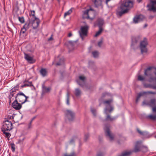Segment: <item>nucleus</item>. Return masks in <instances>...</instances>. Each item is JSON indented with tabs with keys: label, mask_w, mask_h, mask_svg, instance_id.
<instances>
[{
	"label": "nucleus",
	"mask_w": 156,
	"mask_h": 156,
	"mask_svg": "<svg viewBox=\"0 0 156 156\" xmlns=\"http://www.w3.org/2000/svg\"><path fill=\"white\" fill-rule=\"evenodd\" d=\"M155 138H156V135L155 136Z\"/></svg>",
	"instance_id": "nucleus-61"
},
{
	"label": "nucleus",
	"mask_w": 156,
	"mask_h": 156,
	"mask_svg": "<svg viewBox=\"0 0 156 156\" xmlns=\"http://www.w3.org/2000/svg\"><path fill=\"white\" fill-rule=\"evenodd\" d=\"M152 111L153 112H156V106L153 108Z\"/></svg>",
	"instance_id": "nucleus-51"
},
{
	"label": "nucleus",
	"mask_w": 156,
	"mask_h": 156,
	"mask_svg": "<svg viewBox=\"0 0 156 156\" xmlns=\"http://www.w3.org/2000/svg\"><path fill=\"white\" fill-rule=\"evenodd\" d=\"M137 132H138V133L142 135H147L148 134V133L146 132H143L140 131V130H139V129H137Z\"/></svg>",
	"instance_id": "nucleus-37"
},
{
	"label": "nucleus",
	"mask_w": 156,
	"mask_h": 156,
	"mask_svg": "<svg viewBox=\"0 0 156 156\" xmlns=\"http://www.w3.org/2000/svg\"><path fill=\"white\" fill-rule=\"evenodd\" d=\"M19 101L15 99L12 104V106L16 110H19L22 107L21 104L18 103Z\"/></svg>",
	"instance_id": "nucleus-18"
},
{
	"label": "nucleus",
	"mask_w": 156,
	"mask_h": 156,
	"mask_svg": "<svg viewBox=\"0 0 156 156\" xmlns=\"http://www.w3.org/2000/svg\"><path fill=\"white\" fill-rule=\"evenodd\" d=\"M27 30H26L23 28H23L22 29L21 31L20 32V34L23 33L24 34L25 33L26 31Z\"/></svg>",
	"instance_id": "nucleus-44"
},
{
	"label": "nucleus",
	"mask_w": 156,
	"mask_h": 156,
	"mask_svg": "<svg viewBox=\"0 0 156 156\" xmlns=\"http://www.w3.org/2000/svg\"><path fill=\"white\" fill-rule=\"evenodd\" d=\"M8 118L10 119H13V117L12 115H8Z\"/></svg>",
	"instance_id": "nucleus-49"
},
{
	"label": "nucleus",
	"mask_w": 156,
	"mask_h": 156,
	"mask_svg": "<svg viewBox=\"0 0 156 156\" xmlns=\"http://www.w3.org/2000/svg\"><path fill=\"white\" fill-rule=\"evenodd\" d=\"M155 104L156 101L155 99H151L149 102H147V101H144L142 103L143 105H146L152 107L154 106Z\"/></svg>",
	"instance_id": "nucleus-16"
},
{
	"label": "nucleus",
	"mask_w": 156,
	"mask_h": 156,
	"mask_svg": "<svg viewBox=\"0 0 156 156\" xmlns=\"http://www.w3.org/2000/svg\"><path fill=\"white\" fill-rule=\"evenodd\" d=\"M51 90L50 87H43V90L44 92H49Z\"/></svg>",
	"instance_id": "nucleus-33"
},
{
	"label": "nucleus",
	"mask_w": 156,
	"mask_h": 156,
	"mask_svg": "<svg viewBox=\"0 0 156 156\" xmlns=\"http://www.w3.org/2000/svg\"><path fill=\"white\" fill-rule=\"evenodd\" d=\"M88 20H91L93 19L95 16V12L92 9L90 8L88 9Z\"/></svg>",
	"instance_id": "nucleus-19"
},
{
	"label": "nucleus",
	"mask_w": 156,
	"mask_h": 156,
	"mask_svg": "<svg viewBox=\"0 0 156 156\" xmlns=\"http://www.w3.org/2000/svg\"><path fill=\"white\" fill-rule=\"evenodd\" d=\"M81 94V92L78 88H76L75 89L74 94L77 97H80Z\"/></svg>",
	"instance_id": "nucleus-26"
},
{
	"label": "nucleus",
	"mask_w": 156,
	"mask_h": 156,
	"mask_svg": "<svg viewBox=\"0 0 156 156\" xmlns=\"http://www.w3.org/2000/svg\"><path fill=\"white\" fill-rule=\"evenodd\" d=\"M102 30L103 29L102 28H99V30L96 33L94 36L96 37L99 36L101 34Z\"/></svg>",
	"instance_id": "nucleus-32"
},
{
	"label": "nucleus",
	"mask_w": 156,
	"mask_h": 156,
	"mask_svg": "<svg viewBox=\"0 0 156 156\" xmlns=\"http://www.w3.org/2000/svg\"><path fill=\"white\" fill-rule=\"evenodd\" d=\"M103 41L102 39H101L100 41H98V47L100 48H101L103 45Z\"/></svg>",
	"instance_id": "nucleus-34"
},
{
	"label": "nucleus",
	"mask_w": 156,
	"mask_h": 156,
	"mask_svg": "<svg viewBox=\"0 0 156 156\" xmlns=\"http://www.w3.org/2000/svg\"><path fill=\"white\" fill-rule=\"evenodd\" d=\"M19 20L21 23H23L24 22V19L23 17H19Z\"/></svg>",
	"instance_id": "nucleus-38"
},
{
	"label": "nucleus",
	"mask_w": 156,
	"mask_h": 156,
	"mask_svg": "<svg viewBox=\"0 0 156 156\" xmlns=\"http://www.w3.org/2000/svg\"><path fill=\"white\" fill-rule=\"evenodd\" d=\"M72 34L71 33H69L68 35V36L69 37H71V36H72Z\"/></svg>",
	"instance_id": "nucleus-54"
},
{
	"label": "nucleus",
	"mask_w": 156,
	"mask_h": 156,
	"mask_svg": "<svg viewBox=\"0 0 156 156\" xmlns=\"http://www.w3.org/2000/svg\"><path fill=\"white\" fill-rule=\"evenodd\" d=\"M133 1H121L117 10V15L121 16L127 12L133 6Z\"/></svg>",
	"instance_id": "nucleus-1"
},
{
	"label": "nucleus",
	"mask_w": 156,
	"mask_h": 156,
	"mask_svg": "<svg viewBox=\"0 0 156 156\" xmlns=\"http://www.w3.org/2000/svg\"><path fill=\"white\" fill-rule=\"evenodd\" d=\"M147 26V24H145V27H146Z\"/></svg>",
	"instance_id": "nucleus-58"
},
{
	"label": "nucleus",
	"mask_w": 156,
	"mask_h": 156,
	"mask_svg": "<svg viewBox=\"0 0 156 156\" xmlns=\"http://www.w3.org/2000/svg\"><path fill=\"white\" fill-rule=\"evenodd\" d=\"M151 136V135H149V136H148V137H150Z\"/></svg>",
	"instance_id": "nucleus-60"
},
{
	"label": "nucleus",
	"mask_w": 156,
	"mask_h": 156,
	"mask_svg": "<svg viewBox=\"0 0 156 156\" xmlns=\"http://www.w3.org/2000/svg\"><path fill=\"white\" fill-rule=\"evenodd\" d=\"M147 7L148 10L154 12H156V1H150Z\"/></svg>",
	"instance_id": "nucleus-7"
},
{
	"label": "nucleus",
	"mask_w": 156,
	"mask_h": 156,
	"mask_svg": "<svg viewBox=\"0 0 156 156\" xmlns=\"http://www.w3.org/2000/svg\"><path fill=\"white\" fill-rule=\"evenodd\" d=\"M147 44V43L146 39H144V40L141 41L140 44V48L141 52L143 53L147 51L146 46Z\"/></svg>",
	"instance_id": "nucleus-8"
},
{
	"label": "nucleus",
	"mask_w": 156,
	"mask_h": 156,
	"mask_svg": "<svg viewBox=\"0 0 156 156\" xmlns=\"http://www.w3.org/2000/svg\"><path fill=\"white\" fill-rule=\"evenodd\" d=\"M155 93L154 92L151 91H147V92H142L139 93L137 96L136 99V102L137 103L138 102L140 97L143 96L144 95L147 94H155Z\"/></svg>",
	"instance_id": "nucleus-20"
},
{
	"label": "nucleus",
	"mask_w": 156,
	"mask_h": 156,
	"mask_svg": "<svg viewBox=\"0 0 156 156\" xmlns=\"http://www.w3.org/2000/svg\"><path fill=\"white\" fill-rule=\"evenodd\" d=\"M13 125L11 121L5 120L3 123L2 129L4 130L10 131L12 129Z\"/></svg>",
	"instance_id": "nucleus-6"
},
{
	"label": "nucleus",
	"mask_w": 156,
	"mask_h": 156,
	"mask_svg": "<svg viewBox=\"0 0 156 156\" xmlns=\"http://www.w3.org/2000/svg\"><path fill=\"white\" fill-rule=\"evenodd\" d=\"M88 31V26L86 25L81 27L80 30L79 31V33L80 37L82 40L84 38L87 36Z\"/></svg>",
	"instance_id": "nucleus-5"
},
{
	"label": "nucleus",
	"mask_w": 156,
	"mask_h": 156,
	"mask_svg": "<svg viewBox=\"0 0 156 156\" xmlns=\"http://www.w3.org/2000/svg\"><path fill=\"white\" fill-rule=\"evenodd\" d=\"M94 64L93 63H92V62H89V66H88V68H90L91 67V66H92L91 65L94 66Z\"/></svg>",
	"instance_id": "nucleus-47"
},
{
	"label": "nucleus",
	"mask_w": 156,
	"mask_h": 156,
	"mask_svg": "<svg viewBox=\"0 0 156 156\" xmlns=\"http://www.w3.org/2000/svg\"><path fill=\"white\" fill-rule=\"evenodd\" d=\"M141 141H138L136 143L133 150V151L134 152H137L139 151H140L141 148V151L144 152H146L147 151L148 149L147 147L144 146L142 147H141Z\"/></svg>",
	"instance_id": "nucleus-3"
},
{
	"label": "nucleus",
	"mask_w": 156,
	"mask_h": 156,
	"mask_svg": "<svg viewBox=\"0 0 156 156\" xmlns=\"http://www.w3.org/2000/svg\"><path fill=\"white\" fill-rule=\"evenodd\" d=\"M26 87L25 84H24V85H23L21 86V87Z\"/></svg>",
	"instance_id": "nucleus-56"
},
{
	"label": "nucleus",
	"mask_w": 156,
	"mask_h": 156,
	"mask_svg": "<svg viewBox=\"0 0 156 156\" xmlns=\"http://www.w3.org/2000/svg\"><path fill=\"white\" fill-rule=\"evenodd\" d=\"M99 52L97 51H94L92 52V55L94 58H98L99 57Z\"/></svg>",
	"instance_id": "nucleus-23"
},
{
	"label": "nucleus",
	"mask_w": 156,
	"mask_h": 156,
	"mask_svg": "<svg viewBox=\"0 0 156 156\" xmlns=\"http://www.w3.org/2000/svg\"><path fill=\"white\" fill-rule=\"evenodd\" d=\"M108 96V94H105H105H103L102 95V97H107V96Z\"/></svg>",
	"instance_id": "nucleus-53"
},
{
	"label": "nucleus",
	"mask_w": 156,
	"mask_h": 156,
	"mask_svg": "<svg viewBox=\"0 0 156 156\" xmlns=\"http://www.w3.org/2000/svg\"><path fill=\"white\" fill-rule=\"evenodd\" d=\"M30 23V21L29 22H27L23 27V28L26 30H27L29 28Z\"/></svg>",
	"instance_id": "nucleus-31"
},
{
	"label": "nucleus",
	"mask_w": 156,
	"mask_h": 156,
	"mask_svg": "<svg viewBox=\"0 0 156 156\" xmlns=\"http://www.w3.org/2000/svg\"><path fill=\"white\" fill-rule=\"evenodd\" d=\"M30 23L32 24L34 29H36L38 26L40 21L37 19L36 20H30Z\"/></svg>",
	"instance_id": "nucleus-15"
},
{
	"label": "nucleus",
	"mask_w": 156,
	"mask_h": 156,
	"mask_svg": "<svg viewBox=\"0 0 156 156\" xmlns=\"http://www.w3.org/2000/svg\"><path fill=\"white\" fill-rule=\"evenodd\" d=\"M40 73L42 76L44 77L46 76L47 73V71L46 69L42 68L40 70Z\"/></svg>",
	"instance_id": "nucleus-24"
},
{
	"label": "nucleus",
	"mask_w": 156,
	"mask_h": 156,
	"mask_svg": "<svg viewBox=\"0 0 156 156\" xmlns=\"http://www.w3.org/2000/svg\"><path fill=\"white\" fill-rule=\"evenodd\" d=\"M131 152L130 151H125L123 152L121 156H129Z\"/></svg>",
	"instance_id": "nucleus-29"
},
{
	"label": "nucleus",
	"mask_w": 156,
	"mask_h": 156,
	"mask_svg": "<svg viewBox=\"0 0 156 156\" xmlns=\"http://www.w3.org/2000/svg\"><path fill=\"white\" fill-rule=\"evenodd\" d=\"M77 41L78 40L74 41H69L68 42V47L69 50H73L77 47L78 46Z\"/></svg>",
	"instance_id": "nucleus-12"
},
{
	"label": "nucleus",
	"mask_w": 156,
	"mask_h": 156,
	"mask_svg": "<svg viewBox=\"0 0 156 156\" xmlns=\"http://www.w3.org/2000/svg\"><path fill=\"white\" fill-rule=\"evenodd\" d=\"M94 3L96 7L98 6L99 5H101V1H94Z\"/></svg>",
	"instance_id": "nucleus-35"
},
{
	"label": "nucleus",
	"mask_w": 156,
	"mask_h": 156,
	"mask_svg": "<svg viewBox=\"0 0 156 156\" xmlns=\"http://www.w3.org/2000/svg\"><path fill=\"white\" fill-rule=\"evenodd\" d=\"M86 78L83 75L80 76L79 79L76 80L78 84L80 86L83 87L85 85Z\"/></svg>",
	"instance_id": "nucleus-10"
},
{
	"label": "nucleus",
	"mask_w": 156,
	"mask_h": 156,
	"mask_svg": "<svg viewBox=\"0 0 156 156\" xmlns=\"http://www.w3.org/2000/svg\"><path fill=\"white\" fill-rule=\"evenodd\" d=\"M52 35H51V37L49 38L48 39V41H50L52 40Z\"/></svg>",
	"instance_id": "nucleus-52"
},
{
	"label": "nucleus",
	"mask_w": 156,
	"mask_h": 156,
	"mask_svg": "<svg viewBox=\"0 0 156 156\" xmlns=\"http://www.w3.org/2000/svg\"><path fill=\"white\" fill-rule=\"evenodd\" d=\"M74 9L73 8H72L69 10L67 12H65L64 15V17H65L66 16L69 15L72 12L73 10Z\"/></svg>",
	"instance_id": "nucleus-28"
},
{
	"label": "nucleus",
	"mask_w": 156,
	"mask_h": 156,
	"mask_svg": "<svg viewBox=\"0 0 156 156\" xmlns=\"http://www.w3.org/2000/svg\"><path fill=\"white\" fill-rule=\"evenodd\" d=\"M15 98V99L22 104L27 101V99L29 97L26 96L23 92H20L16 94Z\"/></svg>",
	"instance_id": "nucleus-2"
},
{
	"label": "nucleus",
	"mask_w": 156,
	"mask_h": 156,
	"mask_svg": "<svg viewBox=\"0 0 156 156\" xmlns=\"http://www.w3.org/2000/svg\"><path fill=\"white\" fill-rule=\"evenodd\" d=\"M138 79L139 80L143 81L144 80V78L143 76L140 75L138 76Z\"/></svg>",
	"instance_id": "nucleus-40"
},
{
	"label": "nucleus",
	"mask_w": 156,
	"mask_h": 156,
	"mask_svg": "<svg viewBox=\"0 0 156 156\" xmlns=\"http://www.w3.org/2000/svg\"><path fill=\"white\" fill-rule=\"evenodd\" d=\"M16 87L12 88L10 91V93L9 95V103H11V102L14 100L15 98V97L14 96V94L16 93Z\"/></svg>",
	"instance_id": "nucleus-14"
},
{
	"label": "nucleus",
	"mask_w": 156,
	"mask_h": 156,
	"mask_svg": "<svg viewBox=\"0 0 156 156\" xmlns=\"http://www.w3.org/2000/svg\"><path fill=\"white\" fill-rule=\"evenodd\" d=\"M106 120H113V119L111 118L109 115H108L106 118Z\"/></svg>",
	"instance_id": "nucleus-46"
},
{
	"label": "nucleus",
	"mask_w": 156,
	"mask_h": 156,
	"mask_svg": "<svg viewBox=\"0 0 156 156\" xmlns=\"http://www.w3.org/2000/svg\"><path fill=\"white\" fill-rule=\"evenodd\" d=\"M91 112L94 116L96 115V110L94 109L91 108Z\"/></svg>",
	"instance_id": "nucleus-42"
},
{
	"label": "nucleus",
	"mask_w": 156,
	"mask_h": 156,
	"mask_svg": "<svg viewBox=\"0 0 156 156\" xmlns=\"http://www.w3.org/2000/svg\"><path fill=\"white\" fill-rule=\"evenodd\" d=\"M140 1H139V2H140Z\"/></svg>",
	"instance_id": "nucleus-62"
},
{
	"label": "nucleus",
	"mask_w": 156,
	"mask_h": 156,
	"mask_svg": "<svg viewBox=\"0 0 156 156\" xmlns=\"http://www.w3.org/2000/svg\"><path fill=\"white\" fill-rule=\"evenodd\" d=\"M26 86H33L32 82H28L27 83L25 84Z\"/></svg>",
	"instance_id": "nucleus-43"
},
{
	"label": "nucleus",
	"mask_w": 156,
	"mask_h": 156,
	"mask_svg": "<svg viewBox=\"0 0 156 156\" xmlns=\"http://www.w3.org/2000/svg\"><path fill=\"white\" fill-rule=\"evenodd\" d=\"M133 42H135L136 43L137 42V41H136V39L133 40Z\"/></svg>",
	"instance_id": "nucleus-55"
},
{
	"label": "nucleus",
	"mask_w": 156,
	"mask_h": 156,
	"mask_svg": "<svg viewBox=\"0 0 156 156\" xmlns=\"http://www.w3.org/2000/svg\"><path fill=\"white\" fill-rule=\"evenodd\" d=\"M65 117L66 119H68L69 121H72L74 118V114L71 111L66 110Z\"/></svg>",
	"instance_id": "nucleus-9"
},
{
	"label": "nucleus",
	"mask_w": 156,
	"mask_h": 156,
	"mask_svg": "<svg viewBox=\"0 0 156 156\" xmlns=\"http://www.w3.org/2000/svg\"><path fill=\"white\" fill-rule=\"evenodd\" d=\"M106 1V2H105V3H106V4H108V1Z\"/></svg>",
	"instance_id": "nucleus-57"
},
{
	"label": "nucleus",
	"mask_w": 156,
	"mask_h": 156,
	"mask_svg": "<svg viewBox=\"0 0 156 156\" xmlns=\"http://www.w3.org/2000/svg\"><path fill=\"white\" fill-rule=\"evenodd\" d=\"M7 130H4L2 129V131L3 133L5 134V137L7 138H9L10 137V134L8 132H6ZM8 130H7L8 131Z\"/></svg>",
	"instance_id": "nucleus-30"
},
{
	"label": "nucleus",
	"mask_w": 156,
	"mask_h": 156,
	"mask_svg": "<svg viewBox=\"0 0 156 156\" xmlns=\"http://www.w3.org/2000/svg\"><path fill=\"white\" fill-rule=\"evenodd\" d=\"M73 141V140H71L70 141V142H72Z\"/></svg>",
	"instance_id": "nucleus-59"
},
{
	"label": "nucleus",
	"mask_w": 156,
	"mask_h": 156,
	"mask_svg": "<svg viewBox=\"0 0 156 156\" xmlns=\"http://www.w3.org/2000/svg\"><path fill=\"white\" fill-rule=\"evenodd\" d=\"M69 94L68 92L67 94V98H66V104L68 105H69Z\"/></svg>",
	"instance_id": "nucleus-39"
},
{
	"label": "nucleus",
	"mask_w": 156,
	"mask_h": 156,
	"mask_svg": "<svg viewBox=\"0 0 156 156\" xmlns=\"http://www.w3.org/2000/svg\"><path fill=\"white\" fill-rule=\"evenodd\" d=\"M151 67H149L145 70L144 72L145 75L148 76L151 73Z\"/></svg>",
	"instance_id": "nucleus-27"
},
{
	"label": "nucleus",
	"mask_w": 156,
	"mask_h": 156,
	"mask_svg": "<svg viewBox=\"0 0 156 156\" xmlns=\"http://www.w3.org/2000/svg\"><path fill=\"white\" fill-rule=\"evenodd\" d=\"M24 58L29 63H33L35 62V60L34 59L33 56H31L28 54L24 53Z\"/></svg>",
	"instance_id": "nucleus-13"
},
{
	"label": "nucleus",
	"mask_w": 156,
	"mask_h": 156,
	"mask_svg": "<svg viewBox=\"0 0 156 156\" xmlns=\"http://www.w3.org/2000/svg\"><path fill=\"white\" fill-rule=\"evenodd\" d=\"M103 156V154L102 153H98L97 154V156Z\"/></svg>",
	"instance_id": "nucleus-50"
},
{
	"label": "nucleus",
	"mask_w": 156,
	"mask_h": 156,
	"mask_svg": "<svg viewBox=\"0 0 156 156\" xmlns=\"http://www.w3.org/2000/svg\"><path fill=\"white\" fill-rule=\"evenodd\" d=\"M112 102V100L111 99L103 101V104L106 106L105 112L106 114L108 112H111L112 111L113 108L110 105Z\"/></svg>",
	"instance_id": "nucleus-4"
},
{
	"label": "nucleus",
	"mask_w": 156,
	"mask_h": 156,
	"mask_svg": "<svg viewBox=\"0 0 156 156\" xmlns=\"http://www.w3.org/2000/svg\"><path fill=\"white\" fill-rule=\"evenodd\" d=\"M148 117L151 119L154 120L156 119V115H150L148 116Z\"/></svg>",
	"instance_id": "nucleus-36"
},
{
	"label": "nucleus",
	"mask_w": 156,
	"mask_h": 156,
	"mask_svg": "<svg viewBox=\"0 0 156 156\" xmlns=\"http://www.w3.org/2000/svg\"><path fill=\"white\" fill-rule=\"evenodd\" d=\"M144 18L142 15L136 16L133 19V22L134 23H137L141 21Z\"/></svg>",
	"instance_id": "nucleus-17"
},
{
	"label": "nucleus",
	"mask_w": 156,
	"mask_h": 156,
	"mask_svg": "<svg viewBox=\"0 0 156 156\" xmlns=\"http://www.w3.org/2000/svg\"><path fill=\"white\" fill-rule=\"evenodd\" d=\"M64 156H76V155L73 152L71 154L68 155L66 154L64 155Z\"/></svg>",
	"instance_id": "nucleus-45"
},
{
	"label": "nucleus",
	"mask_w": 156,
	"mask_h": 156,
	"mask_svg": "<svg viewBox=\"0 0 156 156\" xmlns=\"http://www.w3.org/2000/svg\"><path fill=\"white\" fill-rule=\"evenodd\" d=\"M35 12L34 10L31 11L30 13V16L31 18V20H36L37 19L35 15Z\"/></svg>",
	"instance_id": "nucleus-25"
},
{
	"label": "nucleus",
	"mask_w": 156,
	"mask_h": 156,
	"mask_svg": "<svg viewBox=\"0 0 156 156\" xmlns=\"http://www.w3.org/2000/svg\"><path fill=\"white\" fill-rule=\"evenodd\" d=\"M104 23V20L102 19L99 18L97 20V25L99 28H102V26Z\"/></svg>",
	"instance_id": "nucleus-22"
},
{
	"label": "nucleus",
	"mask_w": 156,
	"mask_h": 156,
	"mask_svg": "<svg viewBox=\"0 0 156 156\" xmlns=\"http://www.w3.org/2000/svg\"><path fill=\"white\" fill-rule=\"evenodd\" d=\"M34 119V118L29 123L28 126V129H30L31 128V123Z\"/></svg>",
	"instance_id": "nucleus-41"
},
{
	"label": "nucleus",
	"mask_w": 156,
	"mask_h": 156,
	"mask_svg": "<svg viewBox=\"0 0 156 156\" xmlns=\"http://www.w3.org/2000/svg\"><path fill=\"white\" fill-rule=\"evenodd\" d=\"M63 60H61V63H60L59 62H58V63H57L56 65L57 66L60 65L61 64V63H63Z\"/></svg>",
	"instance_id": "nucleus-48"
},
{
	"label": "nucleus",
	"mask_w": 156,
	"mask_h": 156,
	"mask_svg": "<svg viewBox=\"0 0 156 156\" xmlns=\"http://www.w3.org/2000/svg\"><path fill=\"white\" fill-rule=\"evenodd\" d=\"M82 17L84 20L88 19V9L82 11Z\"/></svg>",
	"instance_id": "nucleus-21"
},
{
	"label": "nucleus",
	"mask_w": 156,
	"mask_h": 156,
	"mask_svg": "<svg viewBox=\"0 0 156 156\" xmlns=\"http://www.w3.org/2000/svg\"><path fill=\"white\" fill-rule=\"evenodd\" d=\"M104 129L106 135L108 136L111 140H112L114 136L111 133L108 126H105L104 127Z\"/></svg>",
	"instance_id": "nucleus-11"
}]
</instances>
